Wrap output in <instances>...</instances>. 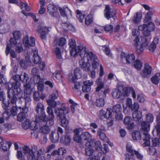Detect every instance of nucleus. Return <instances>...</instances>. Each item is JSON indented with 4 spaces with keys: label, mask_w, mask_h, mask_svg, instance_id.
<instances>
[{
    "label": "nucleus",
    "mask_w": 160,
    "mask_h": 160,
    "mask_svg": "<svg viewBox=\"0 0 160 160\" xmlns=\"http://www.w3.org/2000/svg\"><path fill=\"white\" fill-rule=\"evenodd\" d=\"M82 71L80 68L77 67L74 69V74L71 73L69 74L68 80L71 82L74 83L73 90H80L82 87V91L83 92H90L91 89V86L93 84V82L92 80H86L83 82V85H82V82H75V80L80 78L82 76Z\"/></svg>",
    "instance_id": "obj_1"
},
{
    "label": "nucleus",
    "mask_w": 160,
    "mask_h": 160,
    "mask_svg": "<svg viewBox=\"0 0 160 160\" xmlns=\"http://www.w3.org/2000/svg\"><path fill=\"white\" fill-rule=\"evenodd\" d=\"M13 78L15 81L12 83L11 88H8L7 94L8 97L11 99V103L15 104L17 101V97L19 98L20 93H22V90L20 88L21 85L20 81L22 80V78L18 74L13 76Z\"/></svg>",
    "instance_id": "obj_2"
},
{
    "label": "nucleus",
    "mask_w": 160,
    "mask_h": 160,
    "mask_svg": "<svg viewBox=\"0 0 160 160\" xmlns=\"http://www.w3.org/2000/svg\"><path fill=\"white\" fill-rule=\"evenodd\" d=\"M64 103L61 104L59 108H56L54 112L57 118L60 120L61 125L65 128V131L70 130V127L68 125L69 121L67 119L66 114L69 112V108L64 106Z\"/></svg>",
    "instance_id": "obj_3"
},
{
    "label": "nucleus",
    "mask_w": 160,
    "mask_h": 160,
    "mask_svg": "<svg viewBox=\"0 0 160 160\" xmlns=\"http://www.w3.org/2000/svg\"><path fill=\"white\" fill-rule=\"evenodd\" d=\"M35 111L38 114L36 117V122H44L48 124L53 125L54 124V118H50L49 114L48 113V116L47 117L45 113L44 106L43 104L41 102H38L35 108Z\"/></svg>",
    "instance_id": "obj_4"
},
{
    "label": "nucleus",
    "mask_w": 160,
    "mask_h": 160,
    "mask_svg": "<svg viewBox=\"0 0 160 160\" xmlns=\"http://www.w3.org/2000/svg\"><path fill=\"white\" fill-rule=\"evenodd\" d=\"M69 45L70 53L71 56L76 57L78 54L82 58L83 54H85L88 52V49L85 47L78 46L76 47L75 41L74 39H71L69 42Z\"/></svg>",
    "instance_id": "obj_5"
},
{
    "label": "nucleus",
    "mask_w": 160,
    "mask_h": 160,
    "mask_svg": "<svg viewBox=\"0 0 160 160\" xmlns=\"http://www.w3.org/2000/svg\"><path fill=\"white\" fill-rule=\"evenodd\" d=\"M132 138L134 140H143L144 141L143 143L144 146L147 147L150 145L151 136L149 134L143 132L142 137L140 131L136 130L132 132Z\"/></svg>",
    "instance_id": "obj_6"
},
{
    "label": "nucleus",
    "mask_w": 160,
    "mask_h": 160,
    "mask_svg": "<svg viewBox=\"0 0 160 160\" xmlns=\"http://www.w3.org/2000/svg\"><path fill=\"white\" fill-rule=\"evenodd\" d=\"M49 99L47 100V102L48 106L47 108L46 111L47 113L49 114L50 118L52 119L54 118L52 108H55L57 106V103L55 101L57 97L55 94L53 93L49 95Z\"/></svg>",
    "instance_id": "obj_7"
},
{
    "label": "nucleus",
    "mask_w": 160,
    "mask_h": 160,
    "mask_svg": "<svg viewBox=\"0 0 160 160\" xmlns=\"http://www.w3.org/2000/svg\"><path fill=\"white\" fill-rule=\"evenodd\" d=\"M155 27L153 22H149L140 25L138 27V29L142 31L143 35L145 37H149L151 34V32L154 31Z\"/></svg>",
    "instance_id": "obj_8"
},
{
    "label": "nucleus",
    "mask_w": 160,
    "mask_h": 160,
    "mask_svg": "<svg viewBox=\"0 0 160 160\" xmlns=\"http://www.w3.org/2000/svg\"><path fill=\"white\" fill-rule=\"evenodd\" d=\"M84 57L86 58L87 61L89 60L92 62V68L94 70H98L99 65V60L96 55L94 54L92 52H87L84 54Z\"/></svg>",
    "instance_id": "obj_9"
},
{
    "label": "nucleus",
    "mask_w": 160,
    "mask_h": 160,
    "mask_svg": "<svg viewBox=\"0 0 160 160\" xmlns=\"http://www.w3.org/2000/svg\"><path fill=\"white\" fill-rule=\"evenodd\" d=\"M23 153L25 154H28V158L31 160H42L41 153L38 151L34 152L32 149H30L28 147L25 146L23 148Z\"/></svg>",
    "instance_id": "obj_10"
},
{
    "label": "nucleus",
    "mask_w": 160,
    "mask_h": 160,
    "mask_svg": "<svg viewBox=\"0 0 160 160\" xmlns=\"http://www.w3.org/2000/svg\"><path fill=\"white\" fill-rule=\"evenodd\" d=\"M110 92V90L108 88H107L104 91L102 90L100 92L98 93V95L99 97V98L97 99L95 102V105L98 107H102L105 104V98L107 94H109Z\"/></svg>",
    "instance_id": "obj_11"
},
{
    "label": "nucleus",
    "mask_w": 160,
    "mask_h": 160,
    "mask_svg": "<svg viewBox=\"0 0 160 160\" xmlns=\"http://www.w3.org/2000/svg\"><path fill=\"white\" fill-rule=\"evenodd\" d=\"M104 15L105 18L108 20L112 18L114 20L115 19L117 18L116 14L117 12L116 10L111 9L109 5H106L104 10Z\"/></svg>",
    "instance_id": "obj_12"
},
{
    "label": "nucleus",
    "mask_w": 160,
    "mask_h": 160,
    "mask_svg": "<svg viewBox=\"0 0 160 160\" xmlns=\"http://www.w3.org/2000/svg\"><path fill=\"white\" fill-rule=\"evenodd\" d=\"M112 110L113 115L115 116V118L116 120H122L123 115L122 113V108L120 104H117L113 106Z\"/></svg>",
    "instance_id": "obj_13"
},
{
    "label": "nucleus",
    "mask_w": 160,
    "mask_h": 160,
    "mask_svg": "<svg viewBox=\"0 0 160 160\" xmlns=\"http://www.w3.org/2000/svg\"><path fill=\"white\" fill-rule=\"evenodd\" d=\"M86 145L89 146L91 147L94 148L96 151L99 152H98V155H99V154L101 155L102 153L100 151L102 150V145H101V142L99 141H96L94 140H92L86 143Z\"/></svg>",
    "instance_id": "obj_14"
},
{
    "label": "nucleus",
    "mask_w": 160,
    "mask_h": 160,
    "mask_svg": "<svg viewBox=\"0 0 160 160\" xmlns=\"http://www.w3.org/2000/svg\"><path fill=\"white\" fill-rule=\"evenodd\" d=\"M71 133L70 130L65 131V134L61 137L60 139L61 143L66 146L69 145L70 144L71 139Z\"/></svg>",
    "instance_id": "obj_15"
},
{
    "label": "nucleus",
    "mask_w": 160,
    "mask_h": 160,
    "mask_svg": "<svg viewBox=\"0 0 160 160\" xmlns=\"http://www.w3.org/2000/svg\"><path fill=\"white\" fill-rule=\"evenodd\" d=\"M81 59L79 61V63L80 66L83 70L86 72H88L90 71L91 65L89 61H87V62H85V60H86V58L84 57V54H83V56L81 58Z\"/></svg>",
    "instance_id": "obj_16"
},
{
    "label": "nucleus",
    "mask_w": 160,
    "mask_h": 160,
    "mask_svg": "<svg viewBox=\"0 0 160 160\" xmlns=\"http://www.w3.org/2000/svg\"><path fill=\"white\" fill-rule=\"evenodd\" d=\"M120 57L121 59H126L127 64H131L135 62V56L133 53L127 54L124 52H121Z\"/></svg>",
    "instance_id": "obj_17"
},
{
    "label": "nucleus",
    "mask_w": 160,
    "mask_h": 160,
    "mask_svg": "<svg viewBox=\"0 0 160 160\" xmlns=\"http://www.w3.org/2000/svg\"><path fill=\"white\" fill-rule=\"evenodd\" d=\"M152 68L149 64L146 63L144 65L143 69L141 73V75L142 78H148L150 77L152 73Z\"/></svg>",
    "instance_id": "obj_18"
},
{
    "label": "nucleus",
    "mask_w": 160,
    "mask_h": 160,
    "mask_svg": "<svg viewBox=\"0 0 160 160\" xmlns=\"http://www.w3.org/2000/svg\"><path fill=\"white\" fill-rule=\"evenodd\" d=\"M34 124H35V126H34V129H37L36 128V125L37 124H38L40 125L41 124H42V123H43V125L40 128V132L42 134H48L50 132V128L49 127V126H52L53 125H50L49 124H46L45 122H38V123L36 122V121L34 122Z\"/></svg>",
    "instance_id": "obj_19"
},
{
    "label": "nucleus",
    "mask_w": 160,
    "mask_h": 160,
    "mask_svg": "<svg viewBox=\"0 0 160 160\" xmlns=\"http://www.w3.org/2000/svg\"><path fill=\"white\" fill-rule=\"evenodd\" d=\"M8 107L6 109H3L5 110V113L3 114H6L7 116L6 119L7 120H8L9 118L10 117L11 115L13 117L17 115L18 111L17 107L15 106H13L11 109H8Z\"/></svg>",
    "instance_id": "obj_20"
},
{
    "label": "nucleus",
    "mask_w": 160,
    "mask_h": 160,
    "mask_svg": "<svg viewBox=\"0 0 160 160\" xmlns=\"http://www.w3.org/2000/svg\"><path fill=\"white\" fill-rule=\"evenodd\" d=\"M132 146L128 144H127L126 146V150L128 153H130L131 154L128 153L125 154V160H134L133 158L134 156V150L132 149Z\"/></svg>",
    "instance_id": "obj_21"
},
{
    "label": "nucleus",
    "mask_w": 160,
    "mask_h": 160,
    "mask_svg": "<svg viewBox=\"0 0 160 160\" xmlns=\"http://www.w3.org/2000/svg\"><path fill=\"white\" fill-rule=\"evenodd\" d=\"M148 37H145L143 38V39H142L143 42L140 46H139V48H137L136 52L138 54H141L143 52L144 50L143 47H145L148 46L150 39H148Z\"/></svg>",
    "instance_id": "obj_22"
},
{
    "label": "nucleus",
    "mask_w": 160,
    "mask_h": 160,
    "mask_svg": "<svg viewBox=\"0 0 160 160\" xmlns=\"http://www.w3.org/2000/svg\"><path fill=\"white\" fill-rule=\"evenodd\" d=\"M18 108L20 111L17 116V120L20 122H22L26 118V114L28 112V108L25 107L22 108L20 107Z\"/></svg>",
    "instance_id": "obj_23"
},
{
    "label": "nucleus",
    "mask_w": 160,
    "mask_h": 160,
    "mask_svg": "<svg viewBox=\"0 0 160 160\" xmlns=\"http://www.w3.org/2000/svg\"><path fill=\"white\" fill-rule=\"evenodd\" d=\"M100 113L102 116H103L104 118H105L108 120L112 118L113 112L112 108H108L106 112L103 109L101 110Z\"/></svg>",
    "instance_id": "obj_24"
},
{
    "label": "nucleus",
    "mask_w": 160,
    "mask_h": 160,
    "mask_svg": "<svg viewBox=\"0 0 160 160\" xmlns=\"http://www.w3.org/2000/svg\"><path fill=\"white\" fill-rule=\"evenodd\" d=\"M30 56L26 57V60L22 59L19 62V64L23 69H26L28 67L32 65V62L30 60Z\"/></svg>",
    "instance_id": "obj_25"
},
{
    "label": "nucleus",
    "mask_w": 160,
    "mask_h": 160,
    "mask_svg": "<svg viewBox=\"0 0 160 160\" xmlns=\"http://www.w3.org/2000/svg\"><path fill=\"white\" fill-rule=\"evenodd\" d=\"M47 9L50 15L52 17H55L58 12V8L54 5L49 4L48 5Z\"/></svg>",
    "instance_id": "obj_26"
},
{
    "label": "nucleus",
    "mask_w": 160,
    "mask_h": 160,
    "mask_svg": "<svg viewBox=\"0 0 160 160\" xmlns=\"http://www.w3.org/2000/svg\"><path fill=\"white\" fill-rule=\"evenodd\" d=\"M66 150L64 148H60L58 149H55L51 153V155L52 156H59L62 157L64 153H66Z\"/></svg>",
    "instance_id": "obj_27"
},
{
    "label": "nucleus",
    "mask_w": 160,
    "mask_h": 160,
    "mask_svg": "<svg viewBox=\"0 0 160 160\" xmlns=\"http://www.w3.org/2000/svg\"><path fill=\"white\" fill-rule=\"evenodd\" d=\"M95 84L97 86L95 89L96 92H99L102 89L104 88V83L102 81V78H99L97 79Z\"/></svg>",
    "instance_id": "obj_28"
},
{
    "label": "nucleus",
    "mask_w": 160,
    "mask_h": 160,
    "mask_svg": "<svg viewBox=\"0 0 160 160\" xmlns=\"http://www.w3.org/2000/svg\"><path fill=\"white\" fill-rule=\"evenodd\" d=\"M46 97L45 94L44 93H40L38 91L34 92H33V97L34 101L39 102L40 99L44 100Z\"/></svg>",
    "instance_id": "obj_29"
},
{
    "label": "nucleus",
    "mask_w": 160,
    "mask_h": 160,
    "mask_svg": "<svg viewBox=\"0 0 160 160\" xmlns=\"http://www.w3.org/2000/svg\"><path fill=\"white\" fill-rule=\"evenodd\" d=\"M3 142L2 138L0 137V144L2 145V149L4 152H6L9 149L12 143L10 141H5V142Z\"/></svg>",
    "instance_id": "obj_30"
},
{
    "label": "nucleus",
    "mask_w": 160,
    "mask_h": 160,
    "mask_svg": "<svg viewBox=\"0 0 160 160\" xmlns=\"http://www.w3.org/2000/svg\"><path fill=\"white\" fill-rule=\"evenodd\" d=\"M59 10L61 15L63 17H67L68 14H71V10L67 7L62 8L59 7Z\"/></svg>",
    "instance_id": "obj_31"
},
{
    "label": "nucleus",
    "mask_w": 160,
    "mask_h": 160,
    "mask_svg": "<svg viewBox=\"0 0 160 160\" xmlns=\"http://www.w3.org/2000/svg\"><path fill=\"white\" fill-rule=\"evenodd\" d=\"M49 138L52 142H57L58 141L59 138V134L56 132V131H53L50 134Z\"/></svg>",
    "instance_id": "obj_32"
},
{
    "label": "nucleus",
    "mask_w": 160,
    "mask_h": 160,
    "mask_svg": "<svg viewBox=\"0 0 160 160\" xmlns=\"http://www.w3.org/2000/svg\"><path fill=\"white\" fill-rule=\"evenodd\" d=\"M122 93L118 88H115L112 90V97L115 99H118L122 96Z\"/></svg>",
    "instance_id": "obj_33"
},
{
    "label": "nucleus",
    "mask_w": 160,
    "mask_h": 160,
    "mask_svg": "<svg viewBox=\"0 0 160 160\" xmlns=\"http://www.w3.org/2000/svg\"><path fill=\"white\" fill-rule=\"evenodd\" d=\"M97 134L100 139L104 142H107L108 141V138L106 137L105 133L103 132L102 129L98 128L97 130Z\"/></svg>",
    "instance_id": "obj_34"
},
{
    "label": "nucleus",
    "mask_w": 160,
    "mask_h": 160,
    "mask_svg": "<svg viewBox=\"0 0 160 160\" xmlns=\"http://www.w3.org/2000/svg\"><path fill=\"white\" fill-rule=\"evenodd\" d=\"M42 27L40 25L38 26L37 29V31L40 33V37L41 39L43 41L44 40H46L47 39V32L45 30H43L42 31Z\"/></svg>",
    "instance_id": "obj_35"
},
{
    "label": "nucleus",
    "mask_w": 160,
    "mask_h": 160,
    "mask_svg": "<svg viewBox=\"0 0 160 160\" xmlns=\"http://www.w3.org/2000/svg\"><path fill=\"white\" fill-rule=\"evenodd\" d=\"M5 53L7 56L10 53L11 57L12 58H15L17 57V54L13 50L11 49V47L9 45H7L6 46Z\"/></svg>",
    "instance_id": "obj_36"
},
{
    "label": "nucleus",
    "mask_w": 160,
    "mask_h": 160,
    "mask_svg": "<svg viewBox=\"0 0 160 160\" xmlns=\"http://www.w3.org/2000/svg\"><path fill=\"white\" fill-rule=\"evenodd\" d=\"M142 14L141 12H137L135 13L133 18V22L135 24L138 23L142 19Z\"/></svg>",
    "instance_id": "obj_37"
},
{
    "label": "nucleus",
    "mask_w": 160,
    "mask_h": 160,
    "mask_svg": "<svg viewBox=\"0 0 160 160\" xmlns=\"http://www.w3.org/2000/svg\"><path fill=\"white\" fill-rule=\"evenodd\" d=\"M142 117V112L140 111L133 112L132 113V117L133 120L136 121H139Z\"/></svg>",
    "instance_id": "obj_38"
},
{
    "label": "nucleus",
    "mask_w": 160,
    "mask_h": 160,
    "mask_svg": "<svg viewBox=\"0 0 160 160\" xmlns=\"http://www.w3.org/2000/svg\"><path fill=\"white\" fill-rule=\"evenodd\" d=\"M141 128L144 132H148L150 130V124L146 121H143L141 123Z\"/></svg>",
    "instance_id": "obj_39"
},
{
    "label": "nucleus",
    "mask_w": 160,
    "mask_h": 160,
    "mask_svg": "<svg viewBox=\"0 0 160 160\" xmlns=\"http://www.w3.org/2000/svg\"><path fill=\"white\" fill-rule=\"evenodd\" d=\"M159 77H160V73H157L151 78L150 80L152 83L157 85L160 81Z\"/></svg>",
    "instance_id": "obj_40"
},
{
    "label": "nucleus",
    "mask_w": 160,
    "mask_h": 160,
    "mask_svg": "<svg viewBox=\"0 0 160 160\" xmlns=\"http://www.w3.org/2000/svg\"><path fill=\"white\" fill-rule=\"evenodd\" d=\"M81 137L82 138V141H87V142H88V140L92 136L88 132H82L81 134Z\"/></svg>",
    "instance_id": "obj_41"
},
{
    "label": "nucleus",
    "mask_w": 160,
    "mask_h": 160,
    "mask_svg": "<svg viewBox=\"0 0 160 160\" xmlns=\"http://www.w3.org/2000/svg\"><path fill=\"white\" fill-rule=\"evenodd\" d=\"M31 123L30 122V120L29 119H26V120L22 123V128L25 130H27L30 128L32 129V127L31 126Z\"/></svg>",
    "instance_id": "obj_42"
},
{
    "label": "nucleus",
    "mask_w": 160,
    "mask_h": 160,
    "mask_svg": "<svg viewBox=\"0 0 160 160\" xmlns=\"http://www.w3.org/2000/svg\"><path fill=\"white\" fill-rule=\"evenodd\" d=\"M132 87H127L124 88L123 89V92L122 95L125 97H128L129 95L132 90Z\"/></svg>",
    "instance_id": "obj_43"
},
{
    "label": "nucleus",
    "mask_w": 160,
    "mask_h": 160,
    "mask_svg": "<svg viewBox=\"0 0 160 160\" xmlns=\"http://www.w3.org/2000/svg\"><path fill=\"white\" fill-rule=\"evenodd\" d=\"M152 14L153 13L151 11H149L147 13L143 20L144 23H146L149 22H151L150 21L151 20Z\"/></svg>",
    "instance_id": "obj_44"
},
{
    "label": "nucleus",
    "mask_w": 160,
    "mask_h": 160,
    "mask_svg": "<svg viewBox=\"0 0 160 160\" xmlns=\"http://www.w3.org/2000/svg\"><path fill=\"white\" fill-rule=\"evenodd\" d=\"M86 148L85 149V154L88 156L92 155L94 152L93 149L92 148V147L88 145H87V146H86Z\"/></svg>",
    "instance_id": "obj_45"
},
{
    "label": "nucleus",
    "mask_w": 160,
    "mask_h": 160,
    "mask_svg": "<svg viewBox=\"0 0 160 160\" xmlns=\"http://www.w3.org/2000/svg\"><path fill=\"white\" fill-rule=\"evenodd\" d=\"M93 21V17L92 14L88 15L85 18V24L86 25H89Z\"/></svg>",
    "instance_id": "obj_46"
},
{
    "label": "nucleus",
    "mask_w": 160,
    "mask_h": 160,
    "mask_svg": "<svg viewBox=\"0 0 160 160\" xmlns=\"http://www.w3.org/2000/svg\"><path fill=\"white\" fill-rule=\"evenodd\" d=\"M33 59L32 60V61L34 64H39L41 62V59L38 54H35L34 53L33 54Z\"/></svg>",
    "instance_id": "obj_47"
},
{
    "label": "nucleus",
    "mask_w": 160,
    "mask_h": 160,
    "mask_svg": "<svg viewBox=\"0 0 160 160\" xmlns=\"http://www.w3.org/2000/svg\"><path fill=\"white\" fill-rule=\"evenodd\" d=\"M76 12L77 18L80 22H83V20L85 16V15H83L81 11L78 9L77 10Z\"/></svg>",
    "instance_id": "obj_48"
},
{
    "label": "nucleus",
    "mask_w": 160,
    "mask_h": 160,
    "mask_svg": "<svg viewBox=\"0 0 160 160\" xmlns=\"http://www.w3.org/2000/svg\"><path fill=\"white\" fill-rule=\"evenodd\" d=\"M139 108V106L138 103L135 102L133 104H132L131 107H129V110H131L132 111H138Z\"/></svg>",
    "instance_id": "obj_49"
},
{
    "label": "nucleus",
    "mask_w": 160,
    "mask_h": 160,
    "mask_svg": "<svg viewBox=\"0 0 160 160\" xmlns=\"http://www.w3.org/2000/svg\"><path fill=\"white\" fill-rule=\"evenodd\" d=\"M29 95L26 94L24 95V97H22V96H21V93H20V95L19 96L20 97L19 98L18 97H17V99L18 98L20 99H21V98H23L24 100L25 101V104H27V103L30 102L31 101V99Z\"/></svg>",
    "instance_id": "obj_50"
},
{
    "label": "nucleus",
    "mask_w": 160,
    "mask_h": 160,
    "mask_svg": "<svg viewBox=\"0 0 160 160\" xmlns=\"http://www.w3.org/2000/svg\"><path fill=\"white\" fill-rule=\"evenodd\" d=\"M13 37L15 38L18 40L20 39L22 36L21 32L18 30H15L12 32Z\"/></svg>",
    "instance_id": "obj_51"
},
{
    "label": "nucleus",
    "mask_w": 160,
    "mask_h": 160,
    "mask_svg": "<svg viewBox=\"0 0 160 160\" xmlns=\"http://www.w3.org/2000/svg\"><path fill=\"white\" fill-rule=\"evenodd\" d=\"M62 25V26H64L69 30L73 31L75 30L74 27L70 23L63 22Z\"/></svg>",
    "instance_id": "obj_52"
},
{
    "label": "nucleus",
    "mask_w": 160,
    "mask_h": 160,
    "mask_svg": "<svg viewBox=\"0 0 160 160\" xmlns=\"http://www.w3.org/2000/svg\"><path fill=\"white\" fill-rule=\"evenodd\" d=\"M33 79L34 83L36 84L40 83L41 80L44 81V79L41 78L40 75L33 76Z\"/></svg>",
    "instance_id": "obj_53"
},
{
    "label": "nucleus",
    "mask_w": 160,
    "mask_h": 160,
    "mask_svg": "<svg viewBox=\"0 0 160 160\" xmlns=\"http://www.w3.org/2000/svg\"><path fill=\"white\" fill-rule=\"evenodd\" d=\"M40 82V83L37 84V88L38 91L42 92L44 91L45 88L43 83L44 81H41Z\"/></svg>",
    "instance_id": "obj_54"
},
{
    "label": "nucleus",
    "mask_w": 160,
    "mask_h": 160,
    "mask_svg": "<svg viewBox=\"0 0 160 160\" xmlns=\"http://www.w3.org/2000/svg\"><path fill=\"white\" fill-rule=\"evenodd\" d=\"M73 140L75 142L80 143L82 142V138L81 137V134L80 135H74L73 136Z\"/></svg>",
    "instance_id": "obj_55"
},
{
    "label": "nucleus",
    "mask_w": 160,
    "mask_h": 160,
    "mask_svg": "<svg viewBox=\"0 0 160 160\" xmlns=\"http://www.w3.org/2000/svg\"><path fill=\"white\" fill-rule=\"evenodd\" d=\"M134 65L135 68H137L138 70H140L141 69L142 65L140 60L139 59H137L135 62Z\"/></svg>",
    "instance_id": "obj_56"
},
{
    "label": "nucleus",
    "mask_w": 160,
    "mask_h": 160,
    "mask_svg": "<svg viewBox=\"0 0 160 160\" xmlns=\"http://www.w3.org/2000/svg\"><path fill=\"white\" fill-rule=\"evenodd\" d=\"M146 122H148L149 123L152 122L154 119L153 115L150 113H148L146 115Z\"/></svg>",
    "instance_id": "obj_57"
},
{
    "label": "nucleus",
    "mask_w": 160,
    "mask_h": 160,
    "mask_svg": "<svg viewBox=\"0 0 160 160\" xmlns=\"http://www.w3.org/2000/svg\"><path fill=\"white\" fill-rule=\"evenodd\" d=\"M152 145L153 147L158 146L159 145L160 142L159 139L156 138H152Z\"/></svg>",
    "instance_id": "obj_58"
},
{
    "label": "nucleus",
    "mask_w": 160,
    "mask_h": 160,
    "mask_svg": "<svg viewBox=\"0 0 160 160\" xmlns=\"http://www.w3.org/2000/svg\"><path fill=\"white\" fill-rule=\"evenodd\" d=\"M40 73V71L38 68L34 67L32 68L31 70V74L32 76L39 75Z\"/></svg>",
    "instance_id": "obj_59"
},
{
    "label": "nucleus",
    "mask_w": 160,
    "mask_h": 160,
    "mask_svg": "<svg viewBox=\"0 0 160 160\" xmlns=\"http://www.w3.org/2000/svg\"><path fill=\"white\" fill-rule=\"evenodd\" d=\"M22 78L21 81L23 82H25L28 81V76L27 74L25 72H24L23 74H22L20 76Z\"/></svg>",
    "instance_id": "obj_60"
},
{
    "label": "nucleus",
    "mask_w": 160,
    "mask_h": 160,
    "mask_svg": "<svg viewBox=\"0 0 160 160\" xmlns=\"http://www.w3.org/2000/svg\"><path fill=\"white\" fill-rule=\"evenodd\" d=\"M133 121L132 119L130 117L128 116L125 117L124 118L123 121V123L126 126Z\"/></svg>",
    "instance_id": "obj_61"
},
{
    "label": "nucleus",
    "mask_w": 160,
    "mask_h": 160,
    "mask_svg": "<svg viewBox=\"0 0 160 160\" xmlns=\"http://www.w3.org/2000/svg\"><path fill=\"white\" fill-rule=\"evenodd\" d=\"M54 52L56 54L57 58L58 59L61 58L62 56L59 47H56L54 50Z\"/></svg>",
    "instance_id": "obj_62"
},
{
    "label": "nucleus",
    "mask_w": 160,
    "mask_h": 160,
    "mask_svg": "<svg viewBox=\"0 0 160 160\" xmlns=\"http://www.w3.org/2000/svg\"><path fill=\"white\" fill-rule=\"evenodd\" d=\"M66 39L64 38H61L58 40V44L60 47H62L66 43Z\"/></svg>",
    "instance_id": "obj_63"
},
{
    "label": "nucleus",
    "mask_w": 160,
    "mask_h": 160,
    "mask_svg": "<svg viewBox=\"0 0 160 160\" xmlns=\"http://www.w3.org/2000/svg\"><path fill=\"white\" fill-rule=\"evenodd\" d=\"M23 44L26 48L30 47L29 40L28 38H24L22 41Z\"/></svg>",
    "instance_id": "obj_64"
}]
</instances>
